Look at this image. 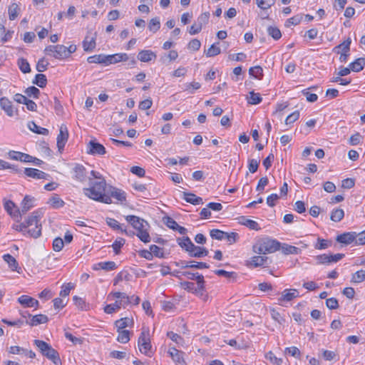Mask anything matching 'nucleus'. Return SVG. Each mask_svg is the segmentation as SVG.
<instances>
[{
	"mask_svg": "<svg viewBox=\"0 0 365 365\" xmlns=\"http://www.w3.org/2000/svg\"><path fill=\"white\" fill-rule=\"evenodd\" d=\"M160 22L159 18L155 17L150 19L148 24V29L150 31H152L153 33H155L160 29Z\"/></svg>",
	"mask_w": 365,
	"mask_h": 365,
	"instance_id": "nucleus-48",
	"label": "nucleus"
},
{
	"mask_svg": "<svg viewBox=\"0 0 365 365\" xmlns=\"http://www.w3.org/2000/svg\"><path fill=\"white\" fill-rule=\"evenodd\" d=\"M132 322V320L128 317L121 318L115 322V325L117 328V331L124 330L123 329L129 325V323Z\"/></svg>",
	"mask_w": 365,
	"mask_h": 365,
	"instance_id": "nucleus-43",
	"label": "nucleus"
},
{
	"mask_svg": "<svg viewBox=\"0 0 365 365\" xmlns=\"http://www.w3.org/2000/svg\"><path fill=\"white\" fill-rule=\"evenodd\" d=\"M108 186L105 179H101V181H93L90 179V187L84 188V194L89 198L103 202L106 204L112 203V200L110 196L106 195Z\"/></svg>",
	"mask_w": 365,
	"mask_h": 365,
	"instance_id": "nucleus-2",
	"label": "nucleus"
},
{
	"mask_svg": "<svg viewBox=\"0 0 365 365\" xmlns=\"http://www.w3.org/2000/svg\"><path fill=\"white\" fill-rule=\"evenodd\" d=\"M131 303L130 300L119 299L116 300L114 304H108L104 307V312L107 314H112L116 310L120 309L122 307H125L126 305Z\"/></svg>",
	"mask_w": 365,
	"mask_h": 365,
	"instance_id": "nucleus-11",
	"label": "nucleus"
},
{
	"mask_svg": "<svg viewBox=\"0 0 365 365\" xmlns=\"http://www.w3.org/2000/svg\"><path fill=\"white\" fill-rule=\"evenodd\" d=\"M18 302L25 307H31L34 298L28 295H21L18 298Z\"/></svg>",
	"mask_w": 365,
	"mask_h": 365,
	"instance_id": "nucleus-44",
	"label": "nucleus"
},
{
	"mask_svg": "<svg viewBox=\"0 0 365 365\" xmlns=\"http://www.w3.org/2000/svg\"><path fill=\"white\" fill-rule=\"evenodd\" d=\"M351 42V38H348L343 43L335 46L334 48V51L336 53H339L341 52L340 50H341V53H349V51L350 50Z\"/></svg>",
	"mask_w": 365,
	"mask_h": 365,
	"instance_id": "nucleus-31",
	"label": "nucleus"
},
{
	"mask_svg": "<svg viewBox=\"0 0 365 365\" xmlns=\"http://www.w3.org/2000/svg\"><path fill=\"white\" fill-rule=\"evenodd\" d=\"M177 241L180 247L187 252L192 247L195 248V245L192 242L191 240L188 237L178 238Z\"/></svg>",
	"mask_w": 365,
	"mask_h": 365,
	"instance_id": "nucleus-28",
	"label": "nucleus"
},
{
	"mask_svg": "<svg viewBox=\"0 0 365 365\" xmlns=\"http://www.w3.org/2000/svg\"><path fill=\"white\" fill-rule=\"evenodd\" d=\"M42 216V211L38 210L32 212L31 216L19 225H14L13 229L21 232L24 235L27 233L29 236L37 238L41 235V224L40 219Z\"/></svg>",
	"mask_w": 365,
	"mask_h": 365,
	"instance_id": "nucleus-1",
	"label": "nucleus"
},
{
	"mask_svg": "<svg viewBox=\"0 0 365 365\" xmlns=\"http://www.w3.org/2000/svg\"><path fill=\"white\" fill-rule=\"evenodd\" d=\"M183 199L190 204H192L194 205L203 204L202 198L200 197H198L195 195L193 193L191 192H183Z\"/></svg>",
	"mask_w": 365,
	"mask_h": 365,
	"instance_id": "nucleus-26",
	"label": "nucleus"
},
{
	"mask_svg": "<svg viewBox=\"0 0 365 365\" xmlns=\"http://www.w3.org/2000/svg\"><path fill=\"white\" fill-rule=\"evenodd\" d=\"M83 47L85 51H92L96 47L95 38H91L90 41L88 40V37H86L83 41Z\"/></svg>",
	"mask_w": 365,
	"mask_h": 365,
	"instance_id": "nucleus-46",
	"label": "nucleus"
},
{
	"mask_svg": "<svg viewBox=\"0 0 365 365\" xmlns=\"http://www.w3.org/2000/svg\"><path fill=\"white\" fill-rule=\"evenodd\" d=\"M268 260L267 257L264 256H254L251 258L250 264L255 267H260L267 263Z\"/></svg>",
	"mask_w": 365,
	"mask_h": 365,
	"instance_id": "nucleus-34",
	"label": "nucleus"
},
{
	"mask_svg": "<svg viewBox=\"0 0 365 365\" xmlns=\"http://www.w3.org/2000/svg\"><path fill=\"white\" fill-rule=\"evenodd\" d=\"M150 250L153 253V257H157L159 258H164V252L163 251V249L159 247L158 246L155 245H152L150 246Z\"/></svg>",
	"mask_w": 365,
	"mask_h": 365,
	"instance_id": "nucleus-58",
	"label": "nucleus"
},
{
	"mask_svg": "<svg viewBox=\"0 0 365 365\" xmlns=\"http://www.w3.org/2000/svg\"><path fill=\"white\" fill-rule=\"evenodd\" d=\"M332 242L331 240H324L320 237H318L317 242L314 245V248L317 250H325L329 247H331Z\"/></svg>",
	"mask_w": 365,
	"mask_h": 365,
	"instance_id": "nucleus-41",
	"label": "nucleus"
},
{
	"mask_svg": "<svg viewBox=\"0 0 365 365\" xmlns=\"http://www.w3.org/2000/svg\"><path fill=\"white\" fill-rule=\"evenodd\" d=\"M267 253H273L280 249L281 244L276 240L266 239L262 242Z\"/></svg>",
	"mask_w": 365,
	"mask_h": 365,
	"instance_id": "nucleus-12",
	"label": "nucleus"
},
{
	"mask_svg": "<svg viewBox=\"0 0 365 365\" xmlns=\"http://www.w3.org/2000/svg\"><path fill=\"white\" fill-rule=\"evenodd\" d=\"M64 246V242L61 237H56L53 241V249L56 252L61 251Z\"/></svg>",
	"mask_w": 365,
	"mask_h": 365,
	"instance_id": "nucleus-64",
	"label": "nucleus"
},
{
	"mask_svg": "<svg viewBox=\"0 0 365 365\" xmlns=\"http://www.w3.org/2000/svg\"><path fill=\"white\" fill-rule=\"evenodd\" d=\"M249 73L250 76L259 80L262 79L263 77V70L259 66L251 67L249 69Z\"/></svg>",
	"mask_w": 365,
	"mask_h": 365,
	"instance_id": "nucleus-40",
	"label": "nucleus"
},
{
	"mask_svg": "<svg viewBox=\"0 0 365 365\" xmlns=\"http://www.w3.org/2000/svg\"><path fill=\"white\" fill-rule=\"evenodd\" d=\"M51 205L53 208H59L64 205V202L57 195H54L50 199Z\"/></svg>",
	"mask_w": 365,
	"mask_h": 365,
	"instance_id": "nucleus-59",
	"label": "nucleus"
},
{
	"mask_svg": "<svg viewBox=\"0 0 365 365\" xmlns=\"http://www.w3.org/2000/svg\"><path fill=\"white\" fill-rule=\"evenodd\" d=\"M239 222L241 225H243L249 227L251 230H257V231L260 230V227L256 221L247 219L245 216H242L239 218Z\"/></svg>",
	"mask_w": 365,
	"mask_h": 365,
	"instance_id": "nucleus-27",
	"label": "nucleus"
},
{
	"mask_svg": "<svg viewBox=\"0 0 365 365\" xmlns=\"http://www.w3.org/2000/svg\"><path fill=\"white\" fill-rule=\"evenodd\" d=\"M19 7L16 3H13L9 7V19L13 21L14 20L19 14Z\"/></svg>",
	"mask_w": 365,
	"mask_h": 365,
	"instance_id": "nucleus-47",
	"label": "nucleus"
},
{
	"mask_svg": "<svg viewBox=\"0 0 365 365\" xmlns=\"http://www.w3.org/2000/svg\"><path fill=\"white\" fill-rule=\"evenodd\" d=\"M15 204L12 201H7L4 204V208L8 212V213L13 216L14 217H19L21 216V212L19 210H16L15 212H13L12 210L14 208Z\"/></svg>",
	"mask_w": 365,
	"mask_h": 365,
	"instance_id": "nucleus-35",
	"label": "nucleus"
},
{
	"mask_svg": "<svg viewBox=\"0 0 365 365\" xmlns=\"http://www.w3.org/2000/svg\"><path fill=\"white\" fill-rule=\"evenodd\" d=\"M44 53L56 59L62 60L68 58L67 47L64 45H50L45 48Z\"/></svg>",
	"mask_w": 365,
	"mask_h": 365,
	"instance_id": "nucleus-5",
	"label": "nucleus"
},
{
	"mask_svg": "<svg viewBox=\"0 0 365 365\" xmlns=\"http://www.w3.org/2000/svg\"><path fill=\"white\" fill-rule=\"evenodd\" d=\"M262 98L259 93H255L254 91L250 92V96L247 98L248 103L256 105L262 101Z\"/></svg>",
	"mask_w": 365,
	"mask_h": 365,
	"instance_id": "nucleus-49",
	"label": "nucleus"
},
{
	"mask_svg": "<svg viewBox=\"0 0 365 365\" xmlns=\"http://www.w3.org/2000/svg\"><path fill=\"white\" fill-rule=\"evenodd\" d=\"M267 33L274 40H279L282 36L280 30L277 27H275V26H269L267 28Z\"/></svg>",
	"mask_w": 365,
	"mask_h": 365,
	"instance_id": "nucleus-53",
	"label": "nucleus"
},
{
	"mask_svg": "<svg viewBox=\"0 0 365 365\" xmlns=\"http://www.w3.org/2000/svg\"><path fill=\"white\" fill-rule=\"evenodd\" d=\"M276 2V0H256V4L262 10L271 8Z\"/></svg>",
	"mask_w": 365,
	"mask_h": 365,
	"instance_id": "nucleus-42",
	"label": "nucleus"
},
{
	"mask_svg": "<svg viewBox=\"0 0 365 365\" xmlns=\"http://www.w3.org/2000/svg\"><path fill=\"white\" fill-rule=\"evenodd\" d=\"M106 223L109 227L113 228L114 230H118L120 232L121 230H123V225H120L119 222L113 218L108 217L106 219Z\"/></svg>",
	"mask_w": 365,
	"mask_h": 365,
	"instance_id": "nucleus-57",
	"label": "nucleus"
},
{
	"mask_svg": "<svg viewBox=\"0 0 365 365\" xmlns=\"http://www.w3.org/2000/svg\"><path fill=\"white\" fill-rule=\"evenodd\" d=\"M34 343L38 348L41 353L44 356L52 361L55 365L61 364V361L58 351L52 348L50 344L38 339H35Z\"/></svg>",
	"mask_w": 365,
	"mask_h": 365,
	"instance_id": "nucleus-4",
	"label": "nucleus"
},
{
	"mask_svg": "<svg viewBox=\"0 0 365 365\" xmlns=\"http://www.w3.org/2000/svg\"><path fill=\"white\" fill-rule=\"evenodd\" d=\"M180 287L184 289L185 290H187L188 292H200L197 288L195 287V284L193 282H182L180 283Z\"/></svg>",
	"mask_w": 365,
	"mask_h": 365,
	"instance_id": "nucleus-55",
	"label": "nucleus"
},
{
	"mask_svg": "<svg viewBox=\"0 0 365 365\" xmlns=\"http://www.w3.org/2000/svg\"><path fill=\"white\" fill-rule=\"evenodd\" d=\"M0 107L10 117L14 115V108L11 101L6 97L0 98Z\"/></svg>",
	"mask_w": 365,
	"mask_h": 365,
	"instance_id": "nucleus-20",
	"label": "nucleus"
},
{
	"mask_svg": "<svg viewBox=\"0 0 365 365\" xmlns=\"http://www.w3.org/2000/svg\"><path fill=\"white\" fill-rule=\"evenodd\" d=\"M89 149L88 153L92 155H103L106 153V148L104 146L94 140H91L88 145Z\"/></svg>",
	"mask_w": 365,
	"mask_h": 365,
	"instance_id": "nucleus-17",
	"label": "nucleus"
},
{
	"mask_svg": "<svg viewBox=\"0 0 365 365\" xmlns=\"http://www.w3.org/2000/svg\"><path fill=\"white\" fill-rule=\"evenodd\" d=\"M8 155L11 159L21 162L28 163L33 160V156L19 151L11 150L8 153Z\"/></svg>",
	"mask_w": 365,
	"mask_h": 365,
	"instance_id": "nucleus-15",
	"label": "nucleus"
},
{
	"mask_svg": "<svg viewBox=\"0 0 365 365\" xmlns=\"http://www.w3.org/2000/svg\"><path fill=\"white\" fill-rule=\"evenodd\" d=\"M302 19L301 14L296 15L292 18L288 19L285 22V26L290 27L291 26L298 25Z\"/></svg>",
	"mask_w": 365,
	"mask_h": 365,
	"instance_id": "nucleus-54",
	"label": "nucleus"
},
{
	"mask_svg": "<svg viewBox=\"0 0 365 365\" xmlns=\"http://www.w3.org/2000/svg\"><path fill=\"white\" fill-rule=\"evenodd\" d=\"M282 252L284 255H298L300 253L301 250L299 247L284 244L282 247Z\"/></svg>",
	"mask_w": 365,
	"mask_h": 365,
	"instance_id": "nucleus-36",
	"label": "nucleus"
},
{
	"mask_svg": "<svg viewBox=\"0 0 365 365\" xmlns=\"http://www.w3.org/2000/svg\"><path fill=\"white\" fill-rule=\"evenodd\" d=\"M125 220L138 231L136 235L142 242L145 243L150 242V237L146 228L148 223L145 220L135 215H127Z\"/></svg>",
	"mask_w": 365,
	"mask_h": 365,
	"instance_id": "nucleus-3",
	"label": "nucleus"
},
{
	"mask_svg": "<svg viewBox=\"0 0 365 365\" xmlns=\"http://www.w3.org/2000/svg\"><path fill=\"white\" fill-rule=\"evenodd\" d=\"M365 66V58H359L355 61L350 63L349 67L351 71L354 72H359L361 71Z\"/></svg>",
	"mask_w": 365,
	"mask_h": 365,
	"instance_id": "nucleus-32",
	"label": "nucleus"
},
{
	"mask_svg": "<svg viewBox=\"0 0 365 365\" xmlns=\"http://www.w3.org/2000/svg\"><path fill=\"white\" fill-rule=\"evenodd\" d=\"M364 280H365V270H359L352 274V282L360 283Z\"/></svg>",
	"mask_w": 365,
	"mask_h": 365,
	"instance_id": "nucleus-52",
	"label": "nucleus"
},
{
	"mask_svg": "<svg viewBox=\"0 0 365 365\" xmlns=\"http://www.w3.org/2000/svg\"><path fill=\"white\" fill-rule=\"evenodd\" d=\"M221 52L220 47L217 46L215 43L212 44L207 51H205V54L207 57H213Z\"/></svg>",
	"mask_w": 365,
	"mask_h": 365,
	"instance_id": "nucleus-61",
	"label": "nucleus"
},
{
	"mask_svg": "<svg viewBox=\"0 0 365 365\" xmlns=\"http://www.w3.org/2000/svg\"><path fill=\"white\" fill-rule=\"evenodd\" d=\"M106 195L110 196V200L111 197H113L121 203L126 201V193L123 190L115 187L110 185L108 186Z\"/></svg>",
	"mask_w": 365,
	"mask_h": 365,
	"instance_id": "nucleus-7",
	"label": "nucleus"
},
{
	"mask_svg": "<svg viewBox=\"0 0 365 365\" xmlns=\"http://www.w3.org/2000/svg\"><path fill=\"white\" fill-rule=\"evenodd\" d=\"M215 274L218 276H223L228 279H235L237 277V273L235 272H227L224 269H217L214 271Z\"/></svg>",
	"mask_w": 365,
	"mask_h": 365,
	"instance_id": "nucleus-56",
	"label": "nucleus"
},
{
	"mask_svg": "<svg viewBox=\"0 0 365 365\" xmlns=\"http://www.w3.org/2000/svg\"><path fill=\"white\" fill-rule=\"evenodd\" d=\"M47 79L44 74H36L34 83L36 84L40 88H43L46 86Z\"/></svg>",
	"mask_w": 365,
	"mask_h": 365,
	"instance_id": "nucleus-51",
	"label": "nucleus"
},
{
	"mask_svg": "<svg viewBox=\"0 0 365 365\" xmlns=\"http://www.w3.org/2000/svg\"><path fill=\"white\" fill-rule=\"evenodd\" d=\"M34 197L26 195L21 203V209L20 210L21 215L26 214L31 207H34Z\"/></svg>",
	"mask_w": 365,
	"mask_h": 365,
	"instance_id": "nucleus-24",
	"label": "nucleus"
},
{
	"mask_svg": "<svg viewBox=\"0 0 365 365\" xmlns=\"http://www.w3.org/2000/svg\"><path fill=\"white\" fill-rule=\"evenodd\" d=\"M344 217L342 209H334L331 212L330 219L334 222H340Z\"/></svg>",
	"mask_w": 365,
	"mask_h": 365,
	"instance_id": "nucleus-38",
	"label": "nucleus"
},
{
	"mask_svg": "<svg viewBox=\"0 0 365 365\" xmlns=\"http://www.w3.org/2000/svg\"><path fill=\"white\" fill-rule=\"evenodd\" d=\"M188 254L192 257L200 258L207 256L208 255V250L205 247L195 245V248L192 247L190 251H188Z\"/></svg>",
	"mask_w": 365,
	"mask_h": 365,
	"instance_id": "nucleus-23",
	"label": "nucleus"
},
{
	"mask_svg": "<svg viewBox=\"0 0 365 365\" xmlns=\"http://www.w3.org/2000/svg\"><path fill=\"white\" fill-rule=\"evenodd\" d=\"M265 358L274 365H281L283 361L282 358L277 357L271 351L266 354Z\"/></svg>",
	"mask_w": 365,
	"mask_h": 365,
	"instance_id": "nucleus-50",
	"label": "nucleus"
},
{
	"mask_svg": "<svg viewBox=\"0 0 365 365\" xmlns=\"http://www.w3.org/2000/svg\"><path fill=\"white\" fill-rule=\"evenodd\" d=\"M118 335L117 337L118 341L125 344L130 340V331L128 330H119L118 331Z\"/></svg>",
	"mask_w": 365,
	"mask_h": 365,
	"instance_id": "nucleus-45",
	"label": "nucleus"
},
{
	"mask_svg": "<svg viewBox=\"0 0 365 365\" xmlns=\"http://www.w3.org/2000/svg\"><path fill=\"white\" fill-rule=\"evenodd\" d=\"M87 61L90 63H103L106 65V55L99 54L89 56Z\"/></svg>",
	"mask_w": 365,
	"mask_h": 365,
	"instance_id": "nucleus-37",
	"label": "nucleus"
},
{
	"mask_svg": "<svg viewBox=\"0 0 365 365\" xmlns=\"http://www.w3.org/2000/svg\"><path fill=\"white\" fill-rule=\"evenodd\" d=\"M168 354L176 364L182 365L185 364V360L182 357L183 352L178 350L174 347H172L169 349Z\"/></svg>",
	"mask_w": 365,
	"mask_h": 365,
	"instance_id": "nucleus-21",
	"label": "nucleus"
},
{
	"mask_svg": "<svg viewBox=\"0 0 365 365\" xmlns=\"http://www.w3.org/2000/svg\"><path fill=\"white\" fill-rule=\"evenodd\" d=\"M210 14L209 13H203L197 19L195 23L197 25H200V27L202 29V26L206 24L208 22Z\"/></svg>",
	"mask_w": 365,
	"mask_h": 365,
	"instance_id": "nucleus-63",
	"label": "nucleus"
},
{
	"mask_svg": "<svg viewBox=\"0 0 365 365\" xmlns=\"http://www.w3.org/2000/svg\"><path fill=\"white\" fill-rule=\"evenodd\" d=\"M28 128L30 130L37 134L44 135H47L48 134V129L38 126L34 121H30L28 123Z\"/></svg>",
	"mask_w": 365,
	"mask_h": 365,
	"instance_id": "nucleus-30",
	"label": "nucleus"
},
{
	"mask_svg": "<svg viewBox=\"0 0 365 365\" xmlns=\"http://www.w3.org/2000/svg\"><path fill=\"white\" fill-rule=\"evenodd\" d=\"M356 237L357 233L355 232H344L338 235L336 238V240L341 244L348 245L354 242H356Z\"/></svg>",
	"mask_w": 365,
	"mask_h": 365,
	"instance_id": "nucleus-9",
	"label": "nucleus"
},
{
	"mask_svg": "<svg viewBox=\"0 0 365 365\" xmlns=\"http://www.w3.org/2000/svg\"><path fill=\"white\" fill-rule=\"evenodd\" d=\"M299 296V292L295 289H286L282 293V296L278 299L279 304L283 302H290L293 299L297 298Z\"/></svg>",
	"mask_w": 365,
	"mask_h": 365,
	"instance_id": "nucleus-14",
	"label": "nucleus"
},
{
	"mask_svg": "<svg viewBox=\"0 0 365 365\" xmlns=\"http://www.w3.org/2000/svg\"><path fill=\"white\" fill-rule=\"evenodd\" d=\"M155 58L156 54L150 50H143L138 55V59L142 62H149Z\"/></svg>",
	"mask_w": 365,
	"mask_h": 365,
	"instance_id": "nucleus-25",
	"label": "nucleus"
},
{
	"mask_svg": "<svg viewBox=\"0 0 365 365\" xmlns=\"http://www.w3.org/2000/svg\"><path fill=\"white\" fill-rule=\"evenodd\" d=\"M24 174L27 177L34 178V179L48 180V178H50V175L48 174H47L41 170H39L38 169L31 168H25Z\"/></svg>",
	"mask_w": 365,
	"mask_h": 365,
	"instance_id": "nucleus-10",
	"label": "nucleus"
},
{
	"mask_svg": "<svg viewBox=\"0 0 365 365\" xmlns=\"http://www.w3.org/2000/svg\"><path fill=\"white\" fill-rule=\"evenodd\" d=\"M74 178L80 182H83L86 180V168L79 164L75 165L73 169Z\"/></svg>",
	"mask_w": 365,
	"mask_h": 365,
	"instance_id": "nucleus-19",
	"label": "nucleus"
},
{
	"mask_svg": "<svg viewBox=\"0 0 365 365\" xmlns=\"http://www.w3.org/2000/svg\"><path fill=\"white\" fill-rule=\"evenodd\" d=\"M181 274L182 276H185L190 279H196L199 290L203 291L205 282L204 280V277L202 274H200L198 272L192 273L190 272H182Z\"/></svg>",
	"mask_w": 365,
	"mask_h": 365,
	"instance_id": "nucleus-13",
	"label": "nucleus"
},
{
	"mask_svg": "<svg viewBox=\"0 0 365 365\" xmlns=\"http://www.w3.org/2000/svg\"><path fill=\"white\" fill-rule=\"evenodd\" d=\"M48 321V318L44 314H36L31 317L30 321L26 320V323L31 327L37 326L41 324H45Z\"/></svg>",
	"mask_w": 365,
	"mask_h": 365,
	"instance_id": "nucleus-22",
	"label": "nucleus"
},
{
	"mask_svg": "<svg viewBox=\"0 0 365 365\" xmlns=\"http://www.w3.org/2000/svg\"><path fill=\"white\" fill-rule=\"evenodd\" d=\"M17 64L21 71L24 73H28L31 71L30 65L26 59L24 58H19Z\"/></svg>",
	"mask_w": 365,
	"mask_h": 365,
	"instance_id": "nucleus-39",
	"label": "nucleus"
},
{
	"mask_svg": "<svg viewBox=\"0 0 365 365\" xmlns=\"http://www.w3.org/2000/svg\"><path fill=\"white\" fill-rule=\"evenodd\" d=\"M201 85L198 82H192L190 83L185 84L184 91H188L190 93H194L195 90L200 88Z\"/></svg>",
	"mask_w": 365,
	"mask_h": 365,
	"instance_id": "nucleus-62",
	"label": "nucleus"
},
{
	"mask_svg": "<svg viewBox=\"0 0 365 365\" xmlns=\"http://www.w3.org/2000/svg\"><path fill=\"white\" fill-rule=\"evenodd\" d=\"M96 267H94V269H102L106 271H110L115 269L116 267V264L115 262L113 261H108V262H101L98 263Z\"/></svg>",
	"mask_w": 365,
	"mask_h": 365,
	"instance_id": "nucleus-33",
	"label": "nucleus"
},
{
	"mask_svg": "<svg viewBox=\"0 0 365 365\" xmlns=\"http://www.w3.org/2000/svg\"><path fill=\"white\" fill-rule=\"evenodd\" d=\"M125 240L123 238L119 237L112 245V247L116 255L120 253V248L124 245Z\"/></svg>",
	"mask_w": 365,
	"mask_h": 365,
	"instance_id": "nucleus-60",
	"label": "nucleus"
},
{
	"mask_svg": "<svg viewBox=\"0 0 365 365\" xmlns=\"http://www.w3.org/2000/svg\"><path fill=\"white\" fill-rule=\"evenodd\" d=\"M138 346L141 353L150 356L151 344L148 331H143L138 338Z\"/></svg>",
	"mask_w": 365,
	"mask_h": 365,
	"instance_id": "nucleus-6",
	"label": "nucleus"
},
{
	"mask_svg": "<svg viewBox=\"0 0 365 365\" xmlns=\"http://www.w3.org/2000/svg\"><path fill=\"white\" fill-rule=\"evenodd\" d=\"M68 139V130L65 125H61L59 129V134L57 136V147L60 152L63 150Z\"/></svg>",
	"mask_w": 365,
	"mask_h": 365,
	"instance_id": "nucleus-8",
	"label": "nucleus"
},
{
	"mask_svg": "<svg viewBox=\"0 0 365 365\" xmlns=\"http://www.w3.org/2000/svg\"><path fill=\"white\" fill-rule=\"evenodd\" d=\"M128 59V56L126 53H115L113 55H106V66L121 61H126Z\"/></svg>",
	"mask_w": 365,
	"mask_h": 365,
	"instance_id": "nucleus-18",
	"label": "nucleus"
},
{
	"mask_svg": "<svg viewBox=\"0 0 365 365\" xmlns=\"http://www.w3.org/2000/svg\"><path fill=\"white\" fill-rule=\"evenodd\" d=\"M3 259L8 264L11 270L19 272L18 271V269L19 268V263L13 256L10 254H6L3 255Z\"/></svg>",
	"mask_w": 365,
	"mask_h": 365,
	"instance_id": "nucleus-29",
	"label": "nucleus"
},
{
	"mask_svg": "<svg viewBox=\"0 0 365 365\" xmlns=\"http://www.w3.org/2000/svg\"><path fill=\"white\" fill-rule=\"evenodd\" d=\"M164 222L168 227L173 230L178 231L181 235H185L187 232L185 227L179 225L177 222L170 217H165Z\"/></svg>",
	"mask_w": 365,
	"mask_h": 365,
	"instance_id": "nucleus-16",
	"label": "nucleus"
}]
</instances>
